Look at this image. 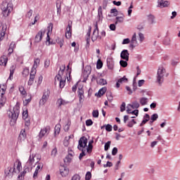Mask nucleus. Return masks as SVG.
I'll return each instance as SVG.
<instances>
[{
  "mask_svg": "<svg viewBox=\"0 0 180 180\" xmlns=\"http://www.w3.org/2000/svg\"><path fill=\"white\" fill-rule=\"evenodd\" d=\"M98 21L96 22V25H95V30H94L92 37H91V39L94 41V40H96V39H98V37H99V28L98 27V22H101V20H102V19H103V14L102 13V6H100L98 7Z\"/></svg>",
  "mask_w": 180,
  "mask_h": 180,
  "instance_id": "1",
  "label": "nucleus"
},
{
  "mask_svg": "<svg viewBox=\"0 0 180 180\" xmlns=\"http://www.w3.org/2000/svg\"><path fill=\"white\" fill-rule=\"evenodd\" d=\"M164 77H168V73H167V70L164 67L160 66L158 69L156 82L160 86L162 85V82H164Z\"/></svg>",
  "mask_w": 180,
  "mask_h": 180,
  "instance_id": "2",
  "label": "nucleus"
},
{
  "mask_svg": "<svg viewBox=\"0 0 180 180\" xmlns=\"http://www.w3.org/2000/svg\"><path fill=\"white\" fill-rule=\"evenodd\" d=\"M1 9L2 11L3 16L6 18L9 16L11 12L13 11V5L11 3H3Z\"/></svg>",
  "mask_w": 180,
  "mask_h": 180,
  "instance_id": "3",
  "label": "nucleus"
},
{
  "mask_svg": "<svg viewBox=\"0 0 180 180\" xmlns=\"http://www.w3.org/2000/svg\"><path fill=\"white\" fill-rule=\"evenodd\" d=\"M20 107L18 105H15L12 111H10L8 113V117L13 122H16L18 120V117H19V113H20Z\"/></svg>",
  "mask_w": 180,
  "mask_h": 180,
  "instance_id": "4",
  "label": "nucleus"
},
{
  "mask_svg": "<svg viewBox=\"0 0 180 180\" xmlns=\"http://www.w3.org/2000/svg\"><path fill=\"white\" fill-rule=\"evenodd\" d=\"M88 144V139L85 136H82L79 140V143L77 148L79 150V151H82V153H85L86 150L84 149L85 147H86Z\"/></svg>",
  "mask_w": 180,
  "mask_h": 180,
  "instance_id": "5",
  "label": "nucleus"
},
{
  "mask_svg": "<svg viewBox=\"0 0 180 180\" xmlns=\"http://www.w3.org/2000/svg\"><path fill=\"white\" fill-rule=\"evenodd\" d=\"M49 98H50V91L47 90L43 94V96L39 101V105H44L49 100Z\"/></svg>",
  "mask_w": 180,
  "mask_h": 180,
  "instance_id": "6",
  "label": "nucleus"
},
{
  "mask_svg": "<svg viewBox=\"0 0 180 180\" xmlns=\"http://www.w3.org/2000/svg\"><path fill=\"white\" fill-rule=\"evenodd\" d=\"M44 33H46V30H41L39 31L34 38L35 43H40V41H41V39H43V34H44Z\"/></svg>",
  "mask_w": 180,
  "mask_h": 180,
  "instance_id": "7",
  "label": "nucleus"
},
{
  "mask_svg": "<svg viewBox=\"0 0 180 180\" xmlns=\"http://www.w3.org/2000/svg\"><path fill=\"white\" fill-rule=\"evenodd\" d=\"M92 71V68L91 65H86L84 68V72H83V77L84 78H86V79H88V77L89 75H91V72Z\"/></svg>",
  "mask_w": 180,
  "mask_h": 180,
  "instance_id": "8",
  "label": "nucleus"
},
{
  "mask_svg": "<svg viewBox=\"0 0 180 180\" xmlns=\"http://www.w3.org/2000/svg\"><path fill=\"white\" fill-rule=\"evenodd\" d=\"M77 94H78V97H79V103H82V102H84V87L79 86Z\"/></svg>",
  "mask_w": 180,
  "mask_h": 180,
  "instance_id": "9",
  "label": "nucleus"
},
{
  "mask_svg": "<svg viewBox=\"0 0 180 180\" xmlns=\"http://www.w3.org/2000/svg\"><path fill=\"white\" fill-rule=\"evenodd\" d=\"M50 133V126L46 127L44 129H41L39 137V139H43L46 134H49Z\"/></svg>",
  "mask_w": 180,
  "mask_h": 180,
  "instance_id": "10",
  "label": "nucleus"
},
{
  "mask_svg": "<svg viewBox=\"0 0 180 180\" xmlns=\"http://www.w3.org/2000/svg\"><path fill=\"white\" fill-rule=\"evenodd\" d=\"M72 28V23H68V27L66 28L65 37L66 39H71V36H72V32H71Z\"/></svg>",
  "mask_w": 180,
  "mask_h": 180,
  "instance_id": "11",
  "label": "nucleus"
},
{
  "mask_svg": "<svg viewBox=\"0 0 180 180\" xmlns=\"http://www.w3.org/2000/svg\"><path fill=\"white\" fill-rule=\"evenodd\" d=\"M137 46H139V43L137 42V37L136 33H134L132 36L129 47L130 49H134V47H137Z\"/></svg>",
  "mask_w": 180,
  "mask_h": 180,
  "instance_id": "12",
  "label": "nucleus"
},
{
  "mask_svg": "<svg viewBox=\"0 0 180 180\" xmlns=\"http://www.w3.org/2000/svg\"><path fill=\"white\" fill-rule=\"evenodd\" d=\"M60 173L62 176L65 177L70 173V170L65 165L60 166Z\"/></svg>",
  "mask_w": 180,
  "mask_h": 180,
  "instance_id": "13",
  "label": "nucleus"
},
{
  "mask_svg": "<svg viewBox=\"0 0 180 180\" xmlns=\"http://www.w3.org/2000/svg\"><path fill=\"white\" fill-rule=\"evenodd\" d=\"M129 56H130V53H129V51H127V49H124L120 54L121 58L126 61H129Z\"/></svg>",
  "mask_w": 180,
  "mask_h": 180,
  "instance_id": "14",
  "label": "nucleus"
},
{
  "mask_svg": "<svg viewBox=\"0 0 180 180\" xmlns=\"http://www.w3.org/2000/svg\"><path fill=\"white\" fill-rule=\"evenodd\" d=\"M158 8H167L169 6V1H168L158 0Z\"/></svg>",
  "mask_w": 180,
  "mask_h": 180,
  "instance_id": "15",
  "label": "nucleus"
},
{
  "mask_svg": "<svg viewBox=\"0 0 180 180\" xmlns=\"http://www.w3.org/2000/svg\"><path fill=\"white\" fill-rule=\"evenodd\" d=\"M124 18L123 16H117L115 18V23L113 25V31L116 30V25H119V23H123Z\"/></svg>",
  "mask_w": 180,
  "mask_h": 180,
  "instance_id": "16",
  "label": "nucleus"
},
{
  "mask_svg": "<svg viewBox=\"0 0 180 180\" xmlns=\"http://www.w3.org/2000/svg\"><path fill=\"white\" fill-rule=\"evenodd\" d=\"M29 167H25L24 170L18 175V180H24L25 179V175H26L27 172H29Z\"/></svg>",
  "mask_w": 180,
  "mask_h": 180,
  "instance_id": "17",
  "label": "nucleus"
},
{
  "mask_svg": "<svg viewBox=\"0 0 180 180\" xmlns=\"http://www.w3.org/2000/svg\"><path fill=\"white\" fill-rule=\"evenodd\" d=\"M107 66L109 70H113V58L112 56L107 58Z\"/></svg>",
  "mask_w": 180,
  "mask_h": 180,
  "instance_id": "18",
  "label": "nucleus"
},
{
  "mask_svg": "<svg viewBox=\"0 0 180 180\" xmlns=\"http://www.w3.org/2000/svg\"><path fill=\"white\" fill-rule=\"evenodd\" d=\"M27 134H26V129H22L19 134L18 139L20 141L26 140Z\"/></svg>",
  "mask_w": 180,
  "mask_h": 180,
  "instance_id": "19",
  "label": "nucleus"
},
{
  "mask_svg": "<svg viewBox=\"0 0 180 180\" xmlns=\"http://www.w3.org/2000/svg\"><path fill=\"white\" fill-rule=\"evenodd\" d=\"M6 64H8V57L6 56H1L0 58V65L6 67Z\"/></svg>",
  "mask_w": 180,
  "mask_h": 180,
  "instance_id": "20",
  "label": "nucleus"
},
{
  "mask_svg": "<svg viewBox=\"0 0 180 180\" xmlns=\"http://www.w3.org/2000/svg\"><path fill=\"white\" fill-rule=\"evenodd\" d=\"M15 167H13V169L12 171V167H8L6 170H5V174L6 175V176H8V175H10L11 176H13V172H15Z\"/></svg>",
  "mask_w": 180,
  "mask_h": 180,
  "instance_id": "21",
  "label": "nucleus"
},
{
  "mask_svg": "<svg viewBox=\"0 0 180 180\" xmlns=\"http://www.w3.org/2000/svg\"><path fill=\"white\" fill-rule=\"evenodd\" d=\"M106 87H103L101 88L98 93H96L95 95L96 96H97L98 98H101V96H103V95H105V94L106 93Z\"/></svg>",
  "mask_w": 180,
  "mask_h": 180,
  "instance_id": "22",
  "label": "nucleus"
},
{
  "mask_svg": "<svg viewBox=\"0 0 180 180\" xmlns=\"http://www.w3.org/2000/svg\"><path fill=\"white\" fill-rule=\"evenodd\" d=\"M57 15H61V0H57L56 2Z\"/></svg>",
  "mask_w": 180,
  "mask_h": 180,
  "instance_id": "23",
  "label": "nucleus"
},
{
  "mask_svg": "<svg viewBox=\"0 0 180 180\" xmlns=\"http://www.w3.org/2000/svg\"><path fill=\"white\" fill-rule=\"evenodd\" d=\"M148 21L150 25L155 24V16L153 14L148 15Z\"/></svg>",
  "mask_w": 180,
  "mask_h": 180,
  "instance_id": "24",
  "label": "nucleus"
},
{
  "mask_svg": "<svg viewBox=\"0 0 180 180\" xmlns=\"http://www.w3.org/2000/svg\"><path fill=\"white\" fill-rule=\"evenodd\" d=\"M6 28H7L6 25H2V30H1V32L0 33V41H2V40H4V37L6 32Z\"/></svg>",
  "mask_w": 180,
  "mask_h": 180,
  "instance_id": "25",
  "label": "nucleus"
},
{
  "mask_svg": "<svg viewBox=\"0 0 180 180\" xmlns=\"http://www.w3.org/2000/svg\"><path fill=\"white\" fill-rule=\"evenodd\" d=\"M149 120H150V115L146 114L143 116V120H142L141 123L140 124V127H141V126H144V124H146V123H147V122H148Z\"/></svg>",
  "mask_w": 180,
  "mask_h": 180,
  "instance_id": "26",
  "label": "nucleus"
},
{
  "mask_svg": "<svg viewBox=\"0 0 180 180\" xmlns=\"http://www.w3.org/2000/svg\"><path fill=\"white\" fill-rule=\"evenodd\" d=\"M139 102L142 106H146V105L148 104V98L146 97H141L139 98Z\"/></svg>",
  "mask_w": 180,
  "mask_h": 180,
  "instance_id": "27",
  "label": "nucleus"
},
{
  "mask_svg": "<svg viewBox=\"0 0 180 180\" xmlns=\"http://www.w3.org/2000/svg\"><path fill=\"white\" fill-rule=\"evenodd\" d=\"M92 144H94V140H91L89 142V146L86 148V151L89 154H90V153H92V149L94 148V146Z\"/></svg>",
  "mask_w": 180,
  "mask_h": 180,
  "instance_id": "28",
  "label": "nucleus"
},
{
  "mask_svg": "<svg viewBox=\"0 0 180 180\" xmlns=\"http://www.w3.org/2000/svg\"><path fill=\"white\" fill-rule=\"evenodd\" d=\"M128 106H130L132 109H139L140 108V103L137 101H134L132 104H129Z\"/></svg>",
  "mask_w": 180,
  "mask_h": 180,
  "instance_id": "29",
  "label": "nucleus"
},
{
  "mask_svg": "<svg viewBox=\"0 0 180 180\" xmlns=\"http://www.w3.org/2000/svg\"><path fill=\"white\" fill-rule=\"evenodd\" d=\"M5 103H6V97L4 95L0 94V105L1 106H4Z\"/></svg>",
  "mask_w": 180,
  "mask_h": 180,
  "instance_id": "30",
  "label": "nucleus"
},
{
  "mask_svg": "<svg viewBox=\"0 0 180 180\" xmlns=\"http://www.w3.org/2000/svg\"><path fill=\"white\" fill-rule=\"evenodd\" d=\"M60 131H61V124H58L55 126L54 134H60Z\"/></svg>",
  "mask_w": 180,
  "mask_h": 180,
  "instance_id": "31",
  "label": "nucleus"
},
{
  "mask_svg": "<svg viewBox=\"0 0 180 180\" xmlns=\"http://www.w3.org/2000/svg\"><path fill=\"white\" fill-rule=\"evenodd\" d=\"M56 43L59 44L60 47H63L64 46V39L63 38L58 37L56 39Z\"/></svg>",
  "mask_w": 180,
  "mask_h": 180,
  "instance_id": "32",
  "label": "nucleus"
},
{
  "mask_svg": "<svg viewBox=\"0 0 180 180\" xmlns=\"http://www.w3.org/2000/svg\"><path fill=\"white\" fill-rule=\"evenodd\" d=\"M103 67V62H102V60L98 59L96 63L97 70H101V68H102Z\"/></svg>",
  "mask_w": 180,
  "mask_h": 180,
  "instance_id": "33",
  "label": "nucleus"
},
{
  "mask_svg": "<svg viewBox=\"0 0 180 180\" xmlns=\"http://www.w3.org/2000/svg\"><path fill=\"white\" fill-rule=\"evenodd\" d=\"M108 4H113V1H112V0H104L103 1V8L106 9V6H108Z\"/></svg>",
  "mask_w": 180,
  "mask_h": 180,
  "instance_id": "34",
  "label": "nucleus"
},
{
  "mask_svg": "<svg viewBox=\"0 0 180 180\" xmlns=\"http://www.w3.org/2000/svg\"><path fill=\"white\" fill-rule=\"evenodd\" d=\"M129 82V79L126 78V76H124L123 77L118 79V82L120 84H126Z\"/></svg>",
  "mask_w": 180,
  "mask_h": 180,
  "instance_id": "35",
  "label": "nucleus"
},
{
  "mask_svg": "<svg viewBox=\"0 0 180 180\" xmlns=\"http://www.w3.org/2000/svg\"><path fill=\"white\" fill-rule=\"evenodd\" d=\"M19 91L20 92L21 95H23V96H26L27 95L26 90H25V87L22 86L19 87Z\"/></svg>",
  "mask_w": 180,
  "mask_h": 180,
  "instance_id": "36",
  "label": "nucleus"
},
{
  "mask_svg": "<svg viewBox=\"0 0 180 180\" xmlns=\"http://www.w3.org/2000/svg\"><path fill=\"white\" fill-rule=\"evenodd\" d=\"M97 84H98V85H106V84H108V82H106L105 79H97Z\"/></svg>",
  "mask_w": 180,
  "mask_h": 180,
  "instance_id": "37",
  "label": "nucleus"
},
{
  "mask_svg": "<svg viewBox=\"0 0 180 180\" xmlns=\"http://www.w3.org/2000/svg\"><path fill=\"white\" fill-rule=\"evenodd\" d=\"M134 124H137V122H136V120H131V121L128 122V124L127 126V127H133Z\"/></svg>",
  "mask_w": 180,
  "mask_h": 180,
  "instance_id": "38",
  "label": "nucleus"
},
{
  "mask_svg": "<svg viewBox=\"0 0 180 180\" xmlns=\"http://www.w3.org/2000/svg\"><path fill=\"white\" fill-rule=\"evenodd\" d=\"M127 61L129 60H121L120 61V65H121L123 68H126V67H127Z\"/></svg>",
  "mask_w": 180,
  "mask_h": 180,
  "instance_id": "39",
  "label": "nucleus"
},
{
  "mask_svg": "<svg viewBox=\"0 0 180 180\" xmlns=\"http://www.w3.org/2000/svg\"><path fill=\"white\" fill-rule=\"evenodd\" d=\"M110 141H108V142H106L105 143V146H104V150L105 151H108V150H109V148H110Z\"/></svg>",
  "mask_w": 180,
  "mask_h": 180,
  "instance_id": "40",
  "label": "nucleus"
},
{
  "mask_svg": "<svg viewBox=\"0 0 180 180\" xmlns=\"http://www.w3.org/2000/svg\"><path fill=\"white\" fill-rule=\"evenodd\" d=\"M91 178H92V174L91 172H87L85 175V180H91Z\"/></svg>",
  "mask_w": 180,
  "mask_h": 180,
  "instance_id": "41",
  "label": "nucleus"
},
{
  "mask_svg": "<svg viewBox=\"0 0 180 180\" xmlns=\"http://www.w3.org/2000/svg\"><path fill=\"white\" fill-rule=\"evenodd\" d=\"M39 64H40V59L39 58H35L33 66L36 67V68H37V67Z\"/></svg>",
  "mask_w": 180,
  "mask_h": 180,
  "instance_id": "42",
  "label": "nucleus"
},
{
  "mask_svg": "<svg viewBox=\"0 0 180 180\" xmlns=\"http://www.w3.org/2000/svg\"><path fill=\"white\" fill-rule=\"evenodd\" d=\"M1 91H2L1 94V95H5V92L6 91V86L5 84H3L1 88V86H0V92H1Z\"/></svg>",
  "mask_w": 180,
  "mask_h": 180,
  "instance_id": "43",
  "label": "nucleus"
},
{
  "mask_svg": "<svg viewBox=\"0 0 180 180\" xmlns=\"http://www.w3.org/2000/svg\"><path fill=\"white\" fill-rule=\"evenodd\" d=\"M112 129H113V127H112V124H108L105 125L106 131H112Z\"/></svg>",
  "mask_w": 180,
  "mask_h": 180,
  "instance_id": "44",
  "label": "nucleus"
},
{
  "mask_svg": "<svg viewBox=\"0 0 180 180\" xmlns=\"http://www.w3.org/2000/svg\"><path fill=\"white\" fill-rule=\"evenodd\" d=\"M92 116L93 117H99V111L98 110H93Z\"/></svg>",
  "mask_w": 180,
  "mask_h": 180,
  "instance_id": "45",
  "label": "nucleus"
},
{
  "mask_svg": "<svg viewBox=\"0 0 180 180\" xmlns=\"http://www.w3.org/2000/svg\"><path fill=\"white\" fill-rule=\"evenodd\" d=\"M157 119H158V114L157 113L152 115L150 117V120H153V122H155Z\"/></svg>",
  "mask_w": 180,
  "mask_h": 180,
  "instance_id": "46",
  "label": "nucleus"
},
{
  "mask_svg": "<svg viewBox=\"0 0 180 180\" xmlns=\"http://www.w3.org/2000/svg\"><path fill=\"white\" fill-rule=\"evenodd\" d=\"M164 44H165V46H169V44H171V39L167 37L164 41H163Z\"/></svg>",
  "mask_w": 180,
  "mask_h": 180,
  "instance_id": "47",
  "label": "nucleus"
},
{
  "mask_svg": "<svg viewBox=\"0 0 180 180\" xmlns=\"http://www.w3.org/2000/svg\"><path fill=\"white\" fill-rule=\"evenodd\" d=\"M71 158H70V155H67L65 158L64 159L65 164H70L71 162Z\"/></svg>",
  "mask_w": 180,
  "mask_h": 180,
  "instance_id": "48",
  "label": "nucleus"
},
{
  "mask_svg": "<svg viewBox=\"0 0 180 180\" xmlns=\"http://www.w3.org/2000/svg\"><path fill=\"white\" fill-rule=\"evenodd\" d=\"M37 166L35 169H37V171H39V169H43V163L37 162Z\"/></svg>",
  "mask_w": 180,
  "mask_h": 180,
  "instance_id": "49",
  "label": "nucleus"
},
{
  "mask_svg": "<svg viewBox=\"0 0 180 180\" xmlns=\"http://www.w3.org/2000/svg\"><path fill=\"white\" fill-rule=\"evenodd\" d=\"M28 116H29V113L27 112V110H26L25 111L22 112V119L26 120V119H27Z\"/></svg>",
  "mask_w": 180,
  "mask_h": 180,
  "instance_id": "50",
  "label": "nucleus"
},
{
  "mask_svg": "<svg viewBox=\"0 0 180 180\" xmlns=\"http://www.w3.org/2000/svg\"><path fill=\"white\" fill-rule=\"evenodd\" d=\"M51 32H53V22L49 24L47 33H51Z\"/></svg>",
  "mask_w": 180,
  "mask_h": 180,
  "instance_id": "51",
  "label": "nucleus"
},
{
  "mask_svg": "<svg viewBox=\"0 0 180 180\" xmlns=\"http://www.w3.org/2000/svg\"><path fill=\"white\" fill-rule=\"evenodd\" d=\"M126 110V103L123 102L120 106V112H124Z\"/></svg>",
  "mask_w": 180,
  "mask_h": 180,
  "instance_id": "52",
  "label": "nucleus"
},
{
  "mask_svg": "<svg viewBox=\"0 0 180 180\" xmlns=\"http://www.w3.org/2000/svg\"><path fill=\"white\" fill-rule=\"evenodd\" d=\"M15 68H16V67L14 65L11 66V68H10V72H11V75H13V74H15Z\"/></svg>",
  "mask_w": 180,
  "mask_h": 180,
  "instance_id": "53",
  "label": "nucleus"
},
{
  "mask_svg": "<svg viewBox=\"0 0 180 180\" xmlns=\"http://www.w3.org/2000/svg\"><path fill=\"white\" fill-rule=\"evenodd\" d=\"M56 104L58 105V108H61V106H63V98H58Z\"/></svg>",
  "mask_w": 180,
  "mask_h": 180,
  "instance_id": "54",
  "label": "nucleus"
},
{
  "mask_svg": "<svg viewBox=\"0 0 180 180\" xmlns=\"http://www.w3.org/2000/svg\"><path fill=\"white\" fill-rule=\"evenodd\" d=\"M92 124H94V122L92 121V120H86V126L89 127V126H92Z\"/></svg>",
  "mask_w": 180,
  "mask_h": 180,
  "instance_id": "55",
  "label": "nucleus"
},
{
  "mask_svg": "<svg viewBox=\"0 0 180 180\" xmlns=\"http://www.w3.org/2000/svg\"><path fill=\"white\" fill-rule=\"evenodd\" d=\"M32 15H33V10H30L26 14V18L30 19V18H32Z\"/></svg>",
  "mask_w": 180,
  "mask_h": 180,
  "instance_id": "56",
  "label": "nucleus"
},
{
  "mask_svg": "<svg viewBox=\"0 0 180 180\" xmlns=\"http://www.w3.org/2000/svg\"><path fill=\"white\" fill-rule=\"evenodd\" d=\"M139 41H141V43H143V41L144 40V34L141 32H139Z\"/></svg>",
  "mask_w": 180,
  "mask_h": 180,
  "instance_id": "57",
  "label": "nucleus"
},
{
  "mask_svg": "<svg viewBox=\"0 0 180 180\" xmlns=\"http://www.w3.org/2000/svg\"><path fill=\"white\" fill-rule=\"evenodd\" d=\"M59 86L60 89L64 88V86H65V80H60L59 83Z\"/></svg>",
  "mask_w": 180,
  "mask_h": 180,
  "instance_id": "58",
  "label": "nucleus"
},
{
  "mask_svg": "<svg viewBox=\"0 0 180 180\" xmlns=\"http://www.w3.org/2000/svg\"><path fill=\"white\" fill-rule=\"evenodd\" d=\"M44 67L45 68H49V67H50V60L49 59H46L44 61Z\"/></svg>",
  "mask_w": 180,
  "mask_h": 180,
  "instance_id": "59",
  "label": "nucleus"
},
{
  "mask_svg": "<svg viewBox=\"0 0 180 180\" xmlns=\"http://www.w3.org/2000/svg\"><path fill=\"white\" fill-rule=\"evenodd\" d=\"M34 162V157L32 158V155H30L28 164H30V165H32Z\"/></svg>",
  "mask_w": 180,
  "mask_h": 180,
  "instance_id": "60",
  "label": "nucleus"
},
{
  "mask_svg": "<svg viewBox=\"0 0 180 180\" xmlns=\"http://www.w3.org/2000/svg\"><path fill=\"white\" fill-rule=\"evenodd\" d=\"M81 179V176H79V174H75L72 177V180H80Z\"/></svg>",
  "mask_w": 180,
  "mask_h": 180,
  "instance_id": "61",
  "label": "nucleus"
},
{
  "mask_svg": "<svg viewBox=\"0 0 180 180\" xmlns=\"http://www.w3.org/2000/svg\"><path fill=\"white\" fill-rule=\"evenodd\" d=\"M130 43V39L127 38L123 39L122 44H129Z\"/></svg>",
  "mask_w": 180,
  "mask_h": 180,
  "instance_id": "62",
  "label": "nucleus"
},
{
  "mask_svg": "<svg viewBox=\"0 0 180 180\" xmlns=\"http://www.w3.org/2000/svg\"><path fill=\"white\" fill-rule=\"evenodd\" d=\"M144 82H146V81L144 79L139 80L138 82V86H143V85H144Z\"/></svg>",
  "mask_w": 180,
  "mask_h": 180,
  "instance_id": "63",
  "label": "nucleus"
},
{
  "mask_svg": "<svg viewBox=\"0 0 180 180\" xmlns=\"http://www.w3.org/2000/svg\"><path fill=\"white\" fill-rule=\"evenodd\" d=\"M112 165H113V163L108 161L105 165H103V167H104V168H106V167H112Z\"/></svg>",
  "mask_w": 180,
  "mask_h": 180,
  "instance_id": "64",
  "label": "nucleus"
}]
</instances>
